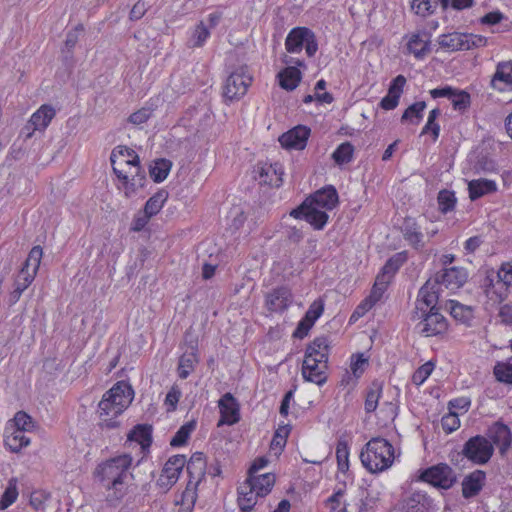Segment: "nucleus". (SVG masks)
<instances>
[{"mask_svg": "<svg viewBox=\"0 0 512 512\" xmlns=\"http://www.w3.org/2000/svg\"><path fill=\"white\" fill-rule=\"evenodd\" d=\"M338 204V193L329 185L307 197L297 208L291 210L290 216L304 219L315 230H322L329 216L327 210H332Z\"/></svg>", "mask_w": 512, "mask_h": 512, "instance_id": "1", "label": "nucleus"}, {"mask_svg": "<svg viewBox=\"0 0 512 512\" xmlns=\"http://www.w3.org/2000/svg\"><path fill=\"white\" fill-rule=\"evenodd\" d=\"M131 463L130 455H120L99 464L94 474L106 489L114 490L116 498H121L124 494L123 485Z\"/></svg>", "mask_w": 512, "mask_h": 512, "instance_id": "2", "label": "nucleus"}, {"mask_svg": "<svg viewBox=\"0 0 512 512\" xmlns=\"http://www.w3.org/2000/svg\"><path fill=\"white\" fill-rule=\"evenodd\" d=\"M360 460L369 472H382L392 465L394 448L388 440L374 437L365 444L360 453Z\"/></svg>", "mask_w": 512, "mask_h": 512, "instance_id": "3", "label": "nucleus"}, {"mask_svg": "<svg viewBox=\"0 0 512 512\" xmlns=\"http://www.w3.org/2000/svg\"><path fill=\"white\" fill-rule=\"evenodd\" d=\"M412 320L419 321L417 328L424 337H432L445 333L448 329L446 318L439 313L438 308L429 311H413Z\"/></svg>", "mask_w": 512, "mask_h": 512, "instance_id": "4", "label": "nucleus"}, {"mask_svg": "<svg viewBox=\"0 0 512 512\" xmlns=\"http://www.w3.org/2000/svg\"><path fill=\"white\" fill-rule=\"evenodd\" d=\"M285 48L288 53H300L303 48L309 57H313L318 50L315 33L307 27H295L287 35Z\"/></svg>", "mask_w": 512, "mask_h": 512, "instance_id": "5", "label": "nucleus"}, {"mask_svg": "<svg viewBox=\"0 0 512 512\" xmlns=\"http://www.w3.org/2000/svg\"><path fill=\"white\" fill-rule=\"evenodd\" d=\"M494 453V446L491 441L482 435L469 438L462 449V454L468 460L477 465H484L489 462Z\"/></svg>", "mask_w": 512, "mask_h": 512, "instance_id": "6", "label": "nucleus"}, {"mask_svg": "<svg viewBox=\"0 0 512 512\" xmlns=\"http://www.w3.org/2000/svg\"><path fill=\"white\" fill-rule=\"evenodd\" d=\"M110 161L114 173L125 183L127 190L135 191L144 186L145 172L141 169L140 163L118 166L115 150L111 153Z\"/></svg>", "mask_w": 512, "mask_h": 512, "instance_id": "7", "label": "nucleus"}, {"mask_svg": "<svg viewBox=\"0 0 512 512\" xmlns=\"http://www.w3.org/2000/svg\"><path fill=\"white\" fill-rule=\"evenodd\" d=\"M252 83V77L246 69L241 67L232 72L226 79L223 86V97L226 102L238 101L248 90Z\"/></svg>", "mask_w": 512, "mask_h": 512, "instance_id": "8", "label": "nucleus"}, {"mask_svg": "<svg viewBox=\"0 0 512 512\" xmlns=\"http://www.w3.org/2000/svg\"><path fill=\"white\" fill-rule=\"evenodd\" d=\"M421 479L435 487L447 490L456 482V475L449 465L441 463L423 471Z\"/></svg>", "mask_w": 512, "mask_h": 512, "instance_id": "9", "label": "nucleus"}, {"mask_svg": "<svg viewBox=\"0 0 512 512\" xmlns=\"http://www.w3.org/2000/svg\"><path fill=\"white\" fill-rule=\"evenodd\" d=\"M468 279V273L463 267L444 268L437 272L434 277L435 283L441 288L444 286L449 290L461 288Z\"/></svg>", "mask_w": 512, "mask_h": 512, "instance_id": "10", "label": "nucleus"}, {"mask_svg": "<svg viewBox=\"0 0 512 512\" xmlns=\"http://www.w3.org/2000/svg\"><path fill=\"white\" fill-rule=\"evenodd\" d=\"M486 438L491 441L493 446L495 445L499 448L501 455H504L512 444L510 428L500 421L495 422L488 428Z\"/></svg>", "mask_w": 512, "mask_h": 512, "instance_id": "11", "label": "nucleus"}, {"mask_svg": "<svg viewBox=\"0 0 512 512\" xmlns=\"http://www.w3.org/2000/svg\"><path fill=\"white\" fill-rule=\"evenodd\" d=\"M440 293V287L434 280H427L426 283L420 288L418 297L415 303L414 311H429L432 307L437 308Z\"/></svg>", "mask_w": 512, "mask_h": 512, "instance_id": "12", "label": "nucleus"}, {"mask_svg": "<svg viewBox=\"0 0 512 512\" xmlns=\"http://www.w3.org/2000/svg\"><path fill=\"white\" fill-rule=\"evenodd\" d=\"M134 391L132 387L124 382H117L104 396L113 404L118 406V411H124L133 400Z\"/></svg>", "mask_w": 512, "mask_h": 512, "instance_id": "13", "label": "nucleus"}, {"mask_svg": "<svg viewBox=\"0 0 512 512\" xmlns=\"http://www.w3.org/2000/svg\"><path fill=\"white\" fill-rule=\"evenodd\" d=\"M186 464V458L183 455H175L165 463L158 482L160 485L170 487L175 484L179 475Z\"/></svg>", "mask_w": 512, "mask_h": 512, "instance_id": "14", "label": "nucleus"}, {"mask_svg": "<svg viewBox=\"0 0 512 512\" xmlns=\"http://www.w3.org/2000/svg\"><path fill=\"white\" fill-rule=\"evenodd\" d=\"M310 129L306 126H297L279 137L284 148L302 150L306 147Z\"/></svg>", "mask_w": 512, "mask_h": 512, "instance_id": "15", "label": "nucleus"}, {"mask_svg": "<svg viewBox=\"0 0 512 512\" xmlns=\"http://www.w3.org/2000/svg\"><path fill=\"white\" fill-rule=\"evenodd\" d=\"M218 404L221 413L219 425H234L240 420L239 404L231 393L224 394Z\"/></svg>", "mask_w": 512, "mask_h": 512, "instance_id": "16", "label": "nucleus"}, {"mask_svg": "<svg viewBox=\"0 0 512 512\" xmlns=\"http://www.w3.org/2000/svg\"><path fill=\"white\" fill-rule=\"evenodd\" d=\"M292 302L291 290L286 286L273 289L266 296V306L272 312H282Z\"/></svg>", "mask_w": 512, "mask_h": 512, "instance_id": "17", "label": "nucleus"}, {"mask_svg": "<svg viewBox=\"0 0 512 512\" xmlns=\"http://www.w3.org/2000/svg\"><path fill=\"white\" fill-rule=\"evenodd\" d=\"M98 413L100 418L99 425L102 428L113 429L119 426V422L116 418L122 414L123 411H118V406L103 395L102 400L98 404Z\"/></svg>", "mask_w": 512, "mask_h": 512, "instance_id": "18", "label": "nucleus"}, {"mask_svg": "<svg viewBox=\"0 0 512 512\" xmlns=\"http://www.w3.org/2000/svg\"><path fill=\"white\" fill-rule=\"evenodd\" d=\"M256 173L260 184L271 187H279L282 184L283 171L278 163L258 165Z\"/></svg>", "mask_w": 512, "mask_h": 512, "instance_id": "19", "label": "nucleus"}, {"mask_svg": "<svg viewBox=\"0 0 512 512\" xmlns=\"http://www.w3.org/2000/svg\"><path fill=\"white\" fill-rule=\"evenodd\" d=\"M55 109L50 105H42L35 113L32 114L28 123L24 126V130L43 132L52 119L55 117Z\"/></svg>", "mask_w": 512, "mask_h": 512, "instance_id": "20", "label": "nucleus"}, {"mask_svg": "<svg viewBox=\"0 0 512 512\" xmlns=\"http://www.w3.org/2000/svg\"><path fill=\"white\" fill-rule=\"evenodd\" d=\"M275 483V475L272 473H264L261 475H248V479L244 483L245 489H253L260 497L266 496Z\"/></svg>", "mask_w": 512, "mask_h": 512, "instance_id": "21", "label": "nucleus"}, {"mask_svg": "<svg viewBox=\"0 0 512 512\" xmlns=\"http://www.w3.org/2000/svg\"><path fill=\"white\" fill-rule=\"evenodd\" d=\"M486 474L475 470L464 477L462 481V496L466 499L477 496L485 484Z\"/></svg>", "mask_w": 512, "mask_h": 512, "instance_id": "22", "label": "nucleus"}, {"mask_svg": "<svg viewBox=\"0 0 512 512\" xmlns=\"http://www.w3.org/2000/svg\"><path fill=\"white\" fill-rule=\"evenodd\" d=\"M491 86L499 91L512 90V61L498 63Z\"/></svg>", "mask_w": 512, "mask_h": 512, "instance_id": "23", "label": "nucleus"}, {"mask_svg": "<svg viewBox=\"0 0 512 512\" xmlns=\"http://www.w3.org/2000/svg\"><path fill=\"white\" fill-rule=\"evenodd\" d=\"M326 368L317 364L313 358H304L302 365V376L306 381L315 383L319 386L326 382Z\"/></svg>", "mask_w": 512, "mask_h": 512, "instance_id": "24", "label": "nucleus"}, {"mask_svg": "<svg viewBox=\"0 0 512 512\" xmlns=\"http://www.w3.org/2000/svg\"><path fill=\"white\" fill-rule=\"evenodd\" d=\"M196 351V342L191 340L189 350H186L179 359L178 375L181 379H186L194 370L195 365L198 362Z\"/></svg>", "mask_w": 512, "mask_h": 512, "instance_id": "25", "label": "nucleus"}, {"mask_svg": "<svg viewBox=\"0 0 512 512\" xmlns=\"http://www.w3.org/2000/svg\"><path fill=\"white\" fill-rule=\"evenodd\" d=\"M206 461L202 452L194 453L187 462L186 469L189 474V483L198 485L205 476Z\"/></svg>", "mask_w": 512, "mask_h": 512, "instance_id": "26", "label": "nucleus"}, {"mask_svg": "<svg viewBox=\"0 0 512 512\" xmlns=\"http://www.w3.org/2000/svg\"><path fill=\"white\" fill-rule=\"evenodd\" d=\"M432 500L423 492L412 493L404 502V512H429Z\"/></svg>", "mask_w": 512, "mask_h": 512, "instance_id": "27", "label": "nucleus"}, {"mask_svg": "<svg viewBox=\"0 0 512 512\" xmlns=\"http://www.w3.org/2000/svg\"><path fill=\"white\" fill-rule=\"evenodd\" d=\"M448 309L456 321L467 327L472 326L474 320V308L472 306L464 305L456 300H450L448 302Z\"/></svg>", "mask_w": 512, "mask_h": 512, "instance_id": "28", "label": "nucleus"}, {"mask_svg": "<svg viewBox=\"0 0 512 512\" xmlns=\"http://www.w3.org/2000/svg\"><path fill=\"white\" fill-rule=\"evenodd\" d=\"M430 38L425 32L414 33L411 35L407 49L409 53H412L416 58H423L430 50Z\"/></svg>", "mask_w": 512, "mask_h": 512, "instance_id": "29", "label": "nucleus"}, {"mask_svg": "<svg viewBox=\"0 0 512 512\" xmlns=\"http://www.w3.org/2000/svg\"><path fill=\"white\" fill-rule=\"evenodd\" d=\"M438 43L441 48H445L450 51L469 50L467 33L453 32L443 34L439 37Z\"/></svg>", "mask_w": 512, "mask_h": 512, "instance_id": "30", "label": "nucleus"}, {"mask_svg": "<svg viewBox=\"0 0 512 512\" xmlns=\"http://www.w3.org/2000/svg\"><path fill=\"white\" fill-rule=\"evenodd\" d=\"M404 239L415 249H421L423 234L420 232L416 222L412 218H405L402 226Z\"/></svg>", "mask_w": 512, "mask_h": 512, "instance_id": "31", "label": "nucleus"}, {"mask_svg": "<svg viewBox=\"0 0 512 512\" xmlns=\"http://www.w3.org/2000/svg\"><path fill=\"white\" fill-rule=\"evenodd\" d=\"M469 197L472 201L497 190L495 181L488 179H476L468 183Z\"/></svg>", "mask_w": 512, "mask_h": 512, "instance_id": "32", "label": "nucleus"}, {"mask_svg": "<svg viewBox=\"0 0 512 512\" xmlns=\"http://www.w3.org/2000/svg\"><path fill=\"white\" fill-rule=\"evenodd\" d=\"M278 78L281 88L287 91H293L299 85L302 79V74L298 68L290 66L280 71L278 73Z\"/></svg>", "mask_w": 512, "mask_h": 512, "instance_id": "33", "label": "nucleus"}, {"mask_svg": "<svg viewBox=\"0 0 512 512\" xmlns=\"http://www.w3.org/2000/svg\"><path fill=\"white\" fill-rule=\"evenodd\" d=\"M406 260V252H399L394 254L386 261L378 276H384L385 280L390 283L395 273L406 262Z\"/></svg>", "mask_w": 512, "mask_h": 512, "instance_id": "34", "label": "nucleus"}, {"mask_svg": "<svg viewBox=\"0 0 512 512\" xmlns=\"http://www.w3.org/2000/svg\"><path fill=\"white\" fill-rule=\"evenodd\" d=\"M130 441H135L141 445L143 450L149 448L152 443V427L149 425H137L128 434Z\"/></svg>", "mask_w": 512, "mask_h": 512, "instance_id": "35", "label": "nucleus"}, {"mask_svg": "<svg viewBox=\"0 0 512 512\" xmlns=\"http://www.w3.org/2000/svg\"><path fill=\"white\" fill-rule=\"evenodd\" d=\"M5 445L13 453H18L30 444V438L21 430H15L5 436Z\"/></svg>", "mask_w": 512, "mask_h": 512, "instance_id": "36", "label": "nucleus"}, {"mask_svg": "<svg viewBox=\"0 0 512 512\" xmlns=\"http://www.w3.org/2000/svg\"><path fill=\"white\" fill-rule=\"evenodd\" d=\"M172 163L167 159H157L154 164L150 166V176L156 183L164 181L171 169Z\"/></svg>", "mask_w": 512, "mask_h": 512, "instance_id": "37", "label": "nucleus"}, {"mask_svg": "<svg viewBox=\"0 0 512 512\" xmlns=\"http://www.w3.org/2000/svg\"><path fill=\"white\" fill-rule=\"evenodd\" d=\"M259 495L253 489H245L244 484L238 489V505L241 511H250L257 502Z\"/></svg>", "mask_w": 512, "mask_h": 512, "instance_id": "38", "label": "nucleus"}, {"mask_svg": "<svg viewBox=\"0 0 512 512\" xmlns=\"http://www.w3.org/2000/svg\"><path fill=\"white\" fill-rule=\"evenodd\" d=\"M167 195V192L164 190L155 193L147 200L144 206V213L150 217L156 215L163 207V204L167 199Z\"/></svg>", "mask_w": 512, "mask_h": 512, "instance_id": "39", "label": "nucleus"}, {"mask_svg": "<svg viewBox=\"0 0 512 512\" xmlns=\"http://www.w3.org/2000/svg\"><path fill=\"white\" fill-rule=\"evenodd\" d=\"M382 391V384L379 382H373L370 386L366 399H365V410L367 413L374 412L378 406V401Z\"/></svg>", "mask_w": 512, "mask_h": 512, "instance_id": "40", "label": "nucleus"}, {"mask_svg": "<svg viewBox=\"0 0 512 512\" xmlns=\"http://www.w3.org/2000/svg\"><path fill=\"white\" fill-rule=\"evenodd\" d=\"M353 152V145L350 142H344L333 152L332 158L338 165H343L352 160Z\"/></svg>", "mask_w": 512, "mask_h": 512, "instance_id": "41", "label": "nucleus"}, {"mask_svg": "<svg viewBox=\"0 0 512 512\" xmlns=\"http://www.w3.org/2000/svg\"><path fill=\"white\" fill-rule=\"evenodd\" d=\"M437 201L439 210L446 214L454 210L457 199L454 192L444 189L438 193Z\"/></svg>", "mask_w": 512, "mask_h": 512, "instance_id": "42", "label": "nucleus"}, {"mask_svg": "<svg viewBox=\"0 0 512 512\" xmlns=\"http://www.w3.org/2000/svg\"><path fill=\"white\" fill-rule=\"evenodd\" d=\"M426 108L424 101H419L410 105L403 113L401 121H410L412 123H419L422 119V112Z\"/></svg>", "mask_w": 512, "mask_h": 512, "instance_id": "43", "label": "nucleus"}, {"mask_svg": "<svg viewBox=\"0 0 512 512\" xmlns=\"http://www.w3.org/2000/svg\"><path fill=\"white\" fill-rule=\"evenodd\" d=\"M195 429V422H187L182 425L170 441L172 447H180L186 444L190 434Z\"/></svg>", "mask_w": 512, "mask_h": 512, "instance_id": "44", "label": "nucleus"}, {"mask_svg": "<svg viewBox=\"0 0 512 512\" xmlns=\"http://www.w3.org/2000/svg\"><path fill=\"white\" fill-rule=\"evenodd\" d=\"M43 256V250L40 246H34L26 259V261L23 264L24 269L30 270L37 274V271L39 269L41 259Z\"/></svg>", "mask_w": 512, "mask_h": 512, "instance_id": "45", "label": "nucleus"}, {"mask_svg": "<svg viewBox=\"0 0 512 512\" xmlns=\"http://www.w3.org/2000/svg\"><path fill=\"white\" fill-rule=\"evenodd\" d=\"M338 469L346 472L349 468V448L346 442L339 441L336 447Z\"/></svg>", "mask_w": 512, "mask_h": 512, "instance_id": "46", "label": "nucleus"}, {"mask_svg": "<svg viewBox=\"0 0 512 512\" xmlns=\"http://www.w3.org/2000/svg\"><path fill=\"white\" fill-rule=\"evenodd\" d=\"M388 285H389V282L385 280L384 276L377 275L375 283L371 289V293L367 297V299L371 300L372 303L375 305L382 298Z\"/></svg>", "mask_w": 512, "mask_h": 512, "instance_id": "47", "label": "nucleus"}, {"mask_svg": "<svg viewBox=\"0 0 512 512\" xmlns=\"http://www.w3.org/2000/svg\"><path fill=\"white\" fill-rule=\"evenodd\" d=\"M13 422V429L21 430L24 433L31 431L34 428L32 418L24 411L17 412L14 416Z\"/></svg>", "mask_w": 512, "mask_h": 512, "instance_id": "48", "label": "nucleus"}, {"mask_svg": "<svg viewBox=\"0 0 512 512\" xmlns=\"http://www.w3.org/2000/svg\"><path fill=\"white\" fill-rule=\"evenodd\" d=\"M433 0H412L411 10L418 16L423 18L431 15L435 11L432 5Z\"/></svg>", "mask_w": 512, "mask_h": 512, "instance_id": "49", "label": "nucleus"}, {"mask_svg": "<svg viewBox=\"0 0 512 512\" xmlns=\"http://www.w3.org/2000/svg\"><path fill=\"white\" fill-rule=\"evenodd\" d=\"M329 351L328 340L326 337L315 338L306 348L305 357L312 358V356Z\"/></svg>", "mask_w": 512, "mask_h": 512, "instance_id": "50", "label": "nucleus"}, {"mask_svg": "<svg viewBox=\"0 0 512 512\" xmlns=\"http://www.w3.org/2000/svg\"><path fill=\"white\" fill-rule=\"evenodd\" d=\"M494 375L499 382L512 384V363H497L494 367Z\"/></svg>", "mask_w": 512, "mask_h": 512, "instance_id": "51", "label": "nucleus"}, {"mask_svg": "<svg viewBox=\"0 0 512 512\" xmlns=\"http://www.w3.org/2000/svg\"><path fill=\"white\" fill-rule=\"evenodd\" d=\"M119 149L118 153H116L118 166L140 163L139 156L133 149L127 147H119Z\"/></svg>", "mask_w": 512, "mask_h": 512, "instance_id": "52", "label": "nucleus"}, {"mask_svg": "<svg viewBox=\"0 0 512 512\" xmlns=\"http://www.w3.org/2000/svg\"><path fill=\"white\" fill-rule=\"evenodd\" d=\"M441 114L440 109L435 108L430 111L426 125L424 126L421 134L431 132L434 140L439 137L440 126L436 123L437 117Z\"/></svg>", "mask_w": 512, "mask_h": 512, "instance_id": "53", "label": "nucleus"}, {"mask_svg": "<svg viewBox=\"0 0 512 512\" xmlns=\"http://www.w3.org/2000/svg\"><path fill=\"white\" fill-rule=\"evenodd\" d=\"M289 429L287 426L279 427L271 441V449L275 451V453H280L286 444V438L288 436Z\"/></svg>", "mask_w": 512, "mask_h": 512, "instance_id": "54", "label": "nucleus"}, {"mask_svg": "<svg viewBox=\"0 0 512 512\" xmlns=\"http://www.w3.org/2000/svg\"><path fill=\"white\" fill-rule=\"evenodd\" d=\"M324 311V301L322 299H316L308 308V310L305 313V316L303 317L313 325L315 324L316 320L322 315Z\"/></svg>", "mask_w": 512, "mask_h": 512, "instance_id": "55", "label": "nucleus"}, {"mask_svg": "<svg viewBox=\"0 0 512 512\" xmlns=\"http://www.w3.org/2000/svg\"><path fill=\"white\" fill-rule=\"evenodd\" d=\"M441 425L446 433H452L456 431L460 426L458 414L453 411L445 414L441 419Z\"/></svg>", "mask_w": 512, "mask_h": 512, "instance_id": "56", "label": "nucleus"}, {"mask_svg": "<svg viewBox=\"0 0 512 512\" xmlns=\"http://www.w3.org/2000/svg\"><path fill=\"white\" fill-rule=\"evenodd\" d=\"M210 32L203 22H200L191 37V43L193 47H201L206 39L209 37Z\"/></svg>", "mask_w": 512, "mask_h": 512, "instance_id": "57", "label": "nucleus"}, {"mask_svg": "<svg viewBox=\"0 0 512 512\" xmlns=\"http://www.w3.org/2000/svg\"><path fill=\"white\" fill-rule=\"evenodd\" d=\"M434 369V365L432 362H426L422 366H420L412 376V381L416 385H421L424 381L431 375Z\"/></svg>", "mask_w": 512, "mask_h": 512, "instance_id": "58", "label": "nucleus"}, {"mask_svg": "<svg viewBox=\"0 0 512 512\" xmlns=\"http://www.w3.org/2000/svg\"><path fill=\"white\" fill-rule=\"evenodd\" d=\"M453 108L463 111L470 105V95L465 91L455 90V94L451 98Z\"/></svg>", "mask_w": 512, "mask_h": 512, "instance_id": "59", "label": "nucleus"}, {"mask_svg": "<svg viewBox=\"0 0 512 512\" xmlns=\"http://www.w3.org/2000/svg\"><path fill=\"white\" fill-rule=\"evenodd\" d=\"M36 276V273L21 268L19 274L16 277L14 286L20 287L23 291H25L29 285L33 282L34 278Z\"/></svg>", "mask_w": 512, "mask_h": 512, "instance_id": "60", "label": "nucleus"}, {"mask_svg": "<svg viewBox=\"0 0 512 512\" xmlns=\"http://www.w3.org/2000/svg\"><path fill=\"white\" fill-rule=\"evenodd\" d=\"M18 497L17 487L13 484H9L5 489L2 498L0 500V509H6L12 505Z\"/></svg>", "mask_w": 512, "mask_h": 512, "instance_id": "61", "label": "nucleus"}, {"mask_svg": "<svg viewBox=\"0 0 512 512\" xmlns=\"http://www.w3.org/2000/svg\"><path fill=\"white\" fill-rule=\"evenodd\" d=\"M181 397V391L177 386H172L165 397V405L168 407L167 411H174Z\"/></svg>", "mask_w": 512, "mask_h": 512, "instance_id": "62", "label": "nucleus"}, {"mask_svg": "<svg viewBox=\"0 0 512 512\" xmlns=\"http://www.w3.org/2000/svg\"><path fill=\"white\" fill-rule=\"evenodd\" d=\"M498 278L506 286H512V262L502 264L498 271Z\"/></svg>", "mask_w": 512, "mask_h": 512, "instance_id": "63", "label": "nucleus"}, {"mask_svg": "<svg viewBox=\"0 0 512 512\" xmlns=\"http://www.w3.org/2000/svg\"><path fill=\"white\" fill-rule=\"evenodd\" d=\"M147 12V5L146 2L143 0H138L134 6L132 7L130 13H129V19L131 21H137L141 19L145 13Z\"/></svg>", "mask_w": 512, "mask_h": 512, "instance_id": "64", "label": "nucleus"}]
</instances>
